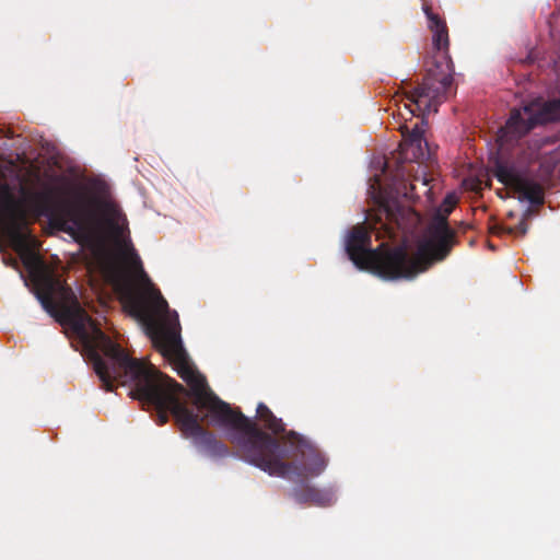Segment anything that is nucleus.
I'll return each instance as SVG.
<instances>
[{"mask_svg":"<svg viewBox=\"0 0 560 560\" xmlns=\"http://www.w3.org/2000/svg\"><path fill=\"white\" fill-rule=\"evenodd\" d=\"M373 214H369L371 231L364 225H355L350 231L346 252L349 259L361 270H368L384 280H411L407 266L405 244L389 246L381 243L371 247V233L377 238L395 240L399 233L412 234L421 222V217L410 207L402 206L397 198L380 194Z\"/></svg>","mask_w":560,"mask_h":560,"instance_id":"7ed1b4c3","label":"nucleus"},{"mask_svg":"<svg viewBox=\"0 0 560 560\" xmlns=\"http://www.w3.org/2000/svg\"><path fill=\"white\" fill-rule=\"evenodd\" d=\"M453 209L454 203L445 210V213L439 211L430 225L431 237L420 243L413 254L407 250V266L410 269L411 280L450 255L455 245V232L450 228L447 217Z\"/></svg>","mask_w":560,"mask_h":560,"instance_id":"423d86ee","label":"nucleus"},{"mask_svg":"<svg viewBox=\"0 0 560 560\" xmlns=\"http://www.w3.org/2000/svg\"><path fill=\"white\" fill-rule=\"evenodd\" d=\"M427 122L424 119H421L419 122H416L411 129L408 126L402 127V136L405 137V143L402 147V154L406 160H415L420 161L425 156L424 147L428 145L427 141L423 138L425 131Z\"/></svg>","mask_w":560,"mask_h":560,"instance_id":"9b49d317","label":"nucleus"},{"mask_svg":"<svg viewBox=\"0 0 560 560\" xmlns=\"http://www.w3.org/2000/svg\"><path fill=\"white\" fill-rule=\"evenodd\" d=\"M423 11L429 21V28L432 32L434 48L442 52L443 61H435L432 68L427 70L420 85L406 94L409 108L412 115L417 113H436L438 106L446 98L447 92L453 84L452 60L448 57V30L444 20L434 13L429 5H423Z\"/></svg>","mask_w":560,"mask_h":560,"instance_id":"39448f33","label":"nucleus"},{"mask_svg":"<svg viewBox=\"0 0 560 560\" xmlns=\"http://www.w3.org/2000/svg\"><path fill=\"white\" fill-rule=\"evenodd\" d=\"M493 174L500 183L512 188L520 195V199L527 200L534 206L545 201L542 184L535 179L529 172L520 171L514 165L497 160Z\"/></svg>","mask_w":560,"mask_h":560,"instance_id":"1a4fd4ad","label":"nucleus"},{"mask_svg":"<svg viewBox=\"0 0 560 560\" xmlns=\"http://www.w3.org/2000/svg\"><path fill=\"white\" fill-rule=\"evenodd\" d=\"M26 192H27L26 189L24 187H21V194L25 195Z\"/></svg>","mask_w":560,"mask_h":560,"instance_id":"dca6fc26","label":"nucleus"},{"mask_svg":"<svg viewBox=\"0 0 560 560\" xmlns=\"http://www.w3.org/2000/svg\"><path fill=\"white\" fill-rule=\"evenodd\" d=\"M455 199L452 197V196H447L445 199H444V202H443V206H442V210L443 212L442 213H445V210L448 209L451 207L452 203L455 205Z\"/></svg>","mask_w":560,"mask_h":560,"instance_id":"2eb2a0df","label":"nucleus"},{"mask_svg":"<svg viewBox=\"0 0 560 560\" xmlns=\"http://www.w3.org/2000/svg\"><path fill=\"white\" fill-rule=\"evenodd\" d=\"M30 210L36 218L46 217L51 228L65 232L75 240H86L94 232L97 214L103 210L109 229L120 236L124 233L122 222L126 217L118 206L104 201L81 188H71L67 196L57 201L52 191L45 190L32 194Z\"/></svg>","mask_w":560,"mask_h":560,"instance_id":"20e7f679","label":"nucleus"},{"mask_svg":"<svg viewBox=\"0 0 560 560\" xmlns=\"http://www.w3.org/2000/svg\"><path fill=\"white\" fill-rule=\"evenodd\" d=\"M528 225L526 221L523 219L515 228H509L505 229L499 224H494L490 228V233L492 234H500L502 232H506L509 234H513L515 232L520 233L522 236H524L527 233Z\"/></svg>","mask_w":560,"mask_h":560,"instance_id":"4468645a","label":"nucleus"},{"mask_svg":"<svg viewBox=\"0 0 560 560\" xmlns=\"http://www.w3.org/2000/svg\"><path fill=\"white\" fill-rule=\"evenodd\" d=\"M86 349L105 390H113L114 382L132 385L129 395L143 406L155 409V422L159 425L166 424L168 413H172L183 435H186V413H196L187 406L189 390L154 365L131 358L102 329L94 330L92 345Z\"/></svg>","mask_w":560,"mask_h":560,"instance_id":"f03ea898","label":"nucleus"},{"mask_svg":"<svg viewBox=\"0 0 560 560\" xmlns=\"http://www.w3.org/2000/svg\"><path fill=\"white\" fill-rule=\"evenodd\" d=\"M280 450V460L289 466L281 478L318 476L327 466L326 458L312 442L294 431L287 433Z\"/></svg>","mask_w":560,"mask_h":560,"instance_id":"6e6552de","label":"nucleus"},{"mask_svg":"<svg viewBox=\"0 0 560 560\" xmlns=\"http://www.w3.org/2000/svg\"><path fill=\"white\" fill-rule=\"evenodd\" d=\"M184 427L187 433L184 436L191 438L195 446L201 452L212 458H223L230 455L229 447L201 425L197 413H186Z\"/></svg>","mask_w":560,"mask_h":560,"instance_id":"9d476101","label":"nucleus"},{"mask_svg":"<svg viewBox=\"0 0 560 560\" xmlns=\"http://www.w3.org/2000/svg\"><path fill=\"white\" fill-rule=\"evenodd\" d=\"M257 418L264 423L266 429L270 430L273 434L284 432V423L280 418H277L272 411L264 404L257 406Z\"/></svg>","mask_w":560,"mask_h":560,"instance_id":"ddd939ff","label":"nucleus"},{"mask_svg":"<svg viewBox=\"0 0 560 560\" xmlns=\"http://www.w3.org/2000/svg\"><path fill=\"white\" fill-rule=\"evenodd\" d=\"M293 499L301 504H313L317 506H330L336 502V493L332 488H316L308 483L294 488Z\"/></svg>","mask_w":560,"mask_h":560,"instance_id":"f8f14e48","label":"nucleus"},{"mask_svg":"<svg viewBox=\"0 0 560 560\" xmlns=\"http://www.w3.org/2000/svg\"><path fill=\"white\" fill-rule=\"evenodd\" d=\"M556 121H560V97L536 98L521 108L511 109L509 119L500 129L499 140L505 143L516 141L535 127Z\"/></svg>","mask_w":560,"mask_h":560,"instance_id":"0eeeda50","label":"nucleus"},{"mask_svg":"<svg viewBox=\"0 0 560 560\" xmlns=\"http://www.w3.org/2000/svg\"><path fill=\"white\" fill-rule=\"evenodd\" d=\"M129 257L143 287H138L125 275L116 273L113 279L114 289L125 310L145 325L154 348L187 383L194 406L199 411H207L199 420L208 418L209 423L230 430L229 440L235 447L236 456L244 462L270 476H284L289 466L280 460V442L211 390L206 377L192 366L183 347L178 314L168 310L166 300L144 272L133 248Z\"/></svg>","mask_w":560,"mask_h":560,"instance_id":"f257e3e1","label":"nucleus"}]
</instances>
